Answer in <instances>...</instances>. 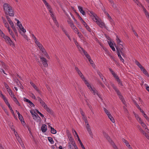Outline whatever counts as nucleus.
<instances>
[{
    "mask_svg": "<svg viewBox=\"0 0 149 149\" xmlns=\"http://www.w3.org/2000/svg\"><path fill=\"white\" fill-rule=\"evenodd\" d=\"M18 118L20 121H21V123H22V121H23V120H24L23 118L21 115H19L18 116Z\"/></svg>",
    "mask_w": 149,
    "mask_h": 149,
    "instance_id": "33",
    "label": "nucleus"
},
{
    "mask_svg": "<svg viewBox=\"0 0 149 149\" xmlns=\"http://www.w3.org/2000/svg\"><path fill=\"white\" fill-rule=\"evenodd\" d=\"M47 126L45 124L43 125L41 127V130L43 132H45L47 130Z\"/></svg>",
    "mask_w": 149,
    "mask_h": 149,
    "instance_id": "11",
    "label": "nucleus"
},
{
    "mask_svg": "<svg viewBox=\"0 0 149 149\" xmlns=\"http://www.w3.org/2000/svg\"><path fill=\"white\" fill-rule=\"evenodd\" d=\"M77 73H78V74H79V75L80 76V77L81 78H82L83 77H83V76H84L83 75V74L81 73V72L80 71H79V72H78Z\"/></svg>",
    "mask_w": 149,
    "mask_h": 149,
    "instance_id": "50",
    "label": "nucleus"
},
{
    "mask_svg": "<svg viewBox=\"0 0 149 149\" xmlns=\"http://www.w3.org/2000/svg\"><path fill=\"white\" fill-rule=\"evenodd\" d=\"M8 91L10 95L11 96V97H13V95H14L13 94L12 91L10 89L8 90Z\"/></svg>",
    "mask_w": 149,
    "mask_h": 149,
    "instance_id": "32",
    "label": "nucleus"
},
{
    "mask_svg": "<svg viewBox=\"0 0 149 149\" xmlns=\"http://www.w3.org/2000/svg\"><path fill=\"white\" fill-rule=\"evenodd\" d=\"M51 133L53 134H55L56 132V130L52 127H50Z\"/></svg>",
    "mask_w": 149,
    "mask_h": 149,
    "instance_id": "24",
    "label": "nucleus"
},
{
    "mask_svg": "<svg viewBox=\"0 0 149 149\" xmlns=\"http://www.w3.org/2000/svg\"><path fill=\"white\" fill-rule=\"evenodd\" d=\"M142 126L144 128H145V129H147V127L146 126V125L143 122V123H142L141 124Z\"/></svg>",
    "mask_w": 149,
    "mask_h": 149,
    "instance_id": "51",
    "label": "nucleus"
},
{
    "mask_svg": "<svg viewBox=\"0 0 149 149\" xmlns=\"http://www.w3.org/2000/svg\"><path fill=\"white\" fill-rule=\"evenodd\" d=\"M103 134L104 135L106 139L113 146V147L114 145H115L113 141L112 140L110 139V137L106 132H103Z\"/></svg>",
    "mask_w": 149,
    "mask_h": 149,
    "instance_id": "2",
    "label": "nucleus"
},
{
    "mask_svg": "<svg viewBox=\"0 0 149 149\" xmlns=\"http://www.w3.org/2000/svg\"><path fill=\"white\" fill-rule=\"evenodd\" d=\"M37 45L40 49L41 48H42L43 46L40 43V42H39L38 43H37Z\"/></svg>",
    "mask_w": 149,
    "mask_h": 149,
    "instance_id": "42",
    "label": "nucleus"
},
{
    "mask_svg": "<svg viewBox=\"0 0 149 149\" xmlns=\"http://www.w3.org/2000/svg\"><path fill=\"white\" fill-rule=\"evenodd\" d=\"M108 42L110 47L113 46V44L111 41H108Z\"/></svg>",
    "mask_w": 149,
    "mask_h": 149,
    "instance_id": "43",
    "label": "nucleus"
},
{
    "mask_svg": "<svg viewBox=\"0 0 149 149\" xmlns=\"http://www.w3.org/2000/svg\"><path fill=\"white\" fill-rule=\"evenodd\" d=\"M15 19L17 21V25L19 26V28H21V27H22V25L21 24L20 22L17 19Z\"/></svg>",
    "mask_w": 149,
    "mask_h": 149,
    "instance_id": "28",
    "label": "nucleus"
},
{
    "mask_svg": "<svg viewBox=\"0 0 149 149\" xmlns=\"http://www.w3.org/2000/svg\"><path fill=\"white\" fill-rule=\"evenodd\" d=\"M49 141L51 144H53L54 143V141L53 140L52 138L51 137H48V138Z\"/></svg>",
    "mask_w": 149,
    "mask_h": 149,
    "instance_id": "30",
    "label": "nucleus"
},
{
    "mask_svg": "<svg viewBox=\"0 0 149 149\" xmlns=\"http://www.w3.org/2000/svg\"><path fill=\"white\" fill-rule=\"evenodd\" d=\"M68 149H72L73 148V147L72 146L71 144H70V143H69V144L68 146Z\"/></svg>",
    "mask_w": 149,
    "mask_h": 149,
    "instance_id": "53",
    "label": "nucleus"
},
{
    "mask_svg": "<svg viewBox=\"0 0 149 149\" xmlns=\"http://www.w3.org/2000/svg\"><path fill=\"white\" fill-rule=\"evenodd\" d=\"M3 7L5 14L6 15H9L12 17L14 16V12L9 5L7 3H5L3 5Z\"/></svg>",
    "mask_w": 149,
    "mask_h": 149,
    "instance_id": "1",
    "label": "nucleus"
},
{
    "mask_svg": "<svg viewBox=\"0 0 149 149\" xmlns=\"http://www.w3.org/2000/svg\"><path fill=\"white\" fill-rule=\"evenodd\" d=\"M97 74H98V75H99V76H100V77L102 79V80L103 81H104L103 79L102 76V74H101V73L100 72H99L98 71H97Z\"/></svg>",
    "mask_w": 149,
    "mask_h": 149,
    "instance_id": "38",
    "label": "nucleus"
},
{
    "mask_svg": "<svg viewBox=\"0 0 149 149\" xmlns=\"http://www.w3.org/2000/svg\"><path fill=\"white\" fill-rule=\"evenodd\" d=\"M72 28L74 30L75 33H77L78 34H79V33L78 31V29L75 26H74V27H72Z\"/></svg>",
    "mask_w": 149,
    "mask_h": 149,
    "instance_id": "25",
    "label": "nucleus"
},
{
    "mask_svg": "<svg viewBox=\"0 0 149 149\" xmlns=\"http://www.w3.org/2000/svg\"><path fill=\"white\" fill-rule=\"evenodd\" d=\"M84 25L86 28V29L88 31L90 32H91V29H90V27L86 24V23Z\"/></svg>",
    "mask_w": 149,
    "mask_h": 149,
    "instance_id": "27",
    "label": "nucleus"
},
{
    "mask_svg": "<svg viewBox=\"0 0 149 149\" xmlns=\"http://www.w3.org/2000/svg\"><path fill=\"white\" fill-rule=\"evenodd\" d=\"M77 13V17H78L79 19L81 21L83 19L79 15V14L78 13Z\"/></svg>",
    "mask_w": 149,
    "mask_h": 149,
    "instance_id": "52",
    "label": "nucleus"
},
{
    "mask_svg": "<svg viewBox=\"0 0 149 149\" xmlns=\"http://www.w3.org/2000/svg\"><path fill=\"white\" fill-rule=\"evenodd\" d=\"M91 13L94 16V18H93V19L94 21L97 23V24L100 26L101 24V23L99 21H98L96 17H97V15L94 13L92 11H90Z\"/></svg>",
    "mask_w": 149,
    "mask_h": 149,
    "instance_id": "3",
    "label": "nucleus"
},
{
    "mask_svg": "<svg viewBox=\"0 0 149 149\" xmlns=\"http://www.w3.org/2000/svg\"><path fill=\"white\" fill-rule=\"evenodd\" d=\"M77 137L78 138V141H79V143H80V145L81 146V147H82V148H84V146L83 143H82L78 135H77Z\"/></svg>",
    "mask_w": 149,
    "mask_h": 149,
    "instance_id": "23",
    "label": "nucleus"
},
{
    "mask_svg": "<svg viewBox=\"0 0 149 149\" xmlns=\"http://www.w3.org/2000/svg\"><path fill=\"white\" fill-rule=\"evenodd\" d=\"M40 59L44 66L45 67H47L48 65L47 63L46 58L43 57H40Z\"/></svg>",
    "mask_w": 149,
    "mask_h": 149,
    "instance_id": "5",
    "label": "nucleus"
},
{
    "mask_svg": "<svg viewBox=\"0 0 149 149\" xmlns=\"http://www.w3.org/2000/svg\"><path fill=\"white\" fill-rule=\"evenodd\" d=\"M118 56L119 58H120L121 61L122 62H123L124 61V60L122 58L121 56L120 53H118Z\"/></svg>",
    "mask_w": 149,
    "mask_h": 149,
    "instance_id": "36",
    "label": "nucleus"
},
{
    "mask_svg": "<svg viewBox=\"0 0 149 149\" xmlns=\"http://www.w3.org/2000/svg\"><path fill=\"white\" fill-rule=\"evenodd\" d=\"M110 3V4L111 6H112V7L115 9L117 7V5L116 4H115L112 1H111V2Z\"/></svg>",
    "mask_w": 149,
    "mask_h": 149,
    "instance_id": "21",
    "label": "nucleus"
},
{
    "mask_svg": "<svg viewBox=\"0 0 149 149\" xmlns=\"http://www.w3.org/2000/svg\"><path fill=\"white\" fill-rule=\"evenodd\" d=\"M36 111L38 113L40 116H41L42 117H44V116L37 109H36Z\"/></svg>",
    "mask_w": 149,
    "mask_h": 149,
    "instance_id": "39",
    "label": "nucleus"
},
{
    "mask_svg": "<svg viewBox=\"0 0 149 149\" xmlns=\"http://www.w3.org/2000/svg\"><path fill=\"white\" fill-rule=\"evenodd\" d=\"M40 103L45 109L47 107V105L43 100L41 102H40Z\"/></svg>",
    "mask_w": 149,
    "mask_h": 149,
    "instance_id": "20",
    "label": "nucleus"
},
{
    "mask_svg": "<svg viewBox=\"0 0 149 149\" xmlns=\"http://www.w3.org/2000/svg\"><path fill=\"white\" fill-rule=\"evenodd\" d=\"M24 101L28 103H29V102L31 101L29 100L26 99L25 97L24 98Z\"/></svg>",
    "mask_w": 149,
    "mask_h": 149,
    "instance_id": "49",
    "label": "nucleus"
},
{
    "mask_svg": "<svg viewBox=\"0 0 149 149\" xmlns=\"http://www.w3.org/2000/svg\"><path fill=\"white\" fill-rule=\"evenodd\" d=\"M46 111L51 115H53V111L51 109H49L48 107L45 109Z\"/></svg>",
    "mask_w": 149,
    "mask_h": 149,
    "instance_id": "19",
    "label": "nucleus"
},
{
    "mask_svg": "<svg viewBox=\"0 0 149 149\" xmlns=\"http://www.w3.org/2000/svg\"><path fill=\"white\" fill-rule=\"evenodd\" d=\"M8 22L12 28L15 27L14 24L12 20L10 21L9 22Z\"/></svg>",
    "mask_w": 149,
    "mask_h": 149,
    "instance_id": "35",
    "label": "nucleus"
},
{
    "mask_svg": "<svg viewBox=\"0 0 149 149\" xmlns=\"http://www.w3.org/2000/svg\"><path fill=\"white\" fill-rule=\"evenodd\" d=\"M4 24L5 26L7 28H8L9 27V25L7 22H6L5 23H4Z\"/></svg>",
    "mask_w": 149,
    "mask_h": 149,
    "instance_id": "56",
    "label": "nucleus"
},
{
    "mask_svg": "<svg viewBox=\"0 0 149 149\" xmlns=\"http://www.w3.org/2000/svg\"><path fill=\"white\" fill-rule=\"evenodd\" d=\"M8 15H7L6 16V19H7L8 21V22H9L11 20L10 18H9V17L8 16Z\"/></svg>",
    "mask_w": 149,
    "mask_h": 149,
    "instance_id": "61",
    "label": "nucleus"
},
{
    "mask_svg": "<svg viewBox=\"0 0 149 149\" xmlns=\"http://www.w3.org/2000/svg\"><path fill=\"white\" fill-rule=\"evenodd\" d=\"M43 3L47 9L51 7L50 6L49 4L46 1H44Z\"/></svg>",
    "mask_w": 149,
    "mask_h": 149,
    "instance_id": "29",
    "label": "nucleus"
},
{
    "mask_svg": "<svg viewBox=\"0 0 149 149\" xmlns=\"http://www.w3.org/2000/svg\"><path fill=\"white\" fill-rule=\"evenodd\" d=\"M135 116L136 118V119L137 120H138V119L140 118L138 116V115L136 114H135Z\"/></svg>",
    "mask_w": 149,
    "mask_h": 149,
    "instance_id": "57",
    "label": "nucleus"
},
{
    "mask_svg": "<svg viewBox=\"0 0 149 149\" xmlns=\"http://www.w3.org/2000/svg\"><path fill=\"white\" fill-rule=\"evenodd\" d=\"M29 105L31 106V107H34L35 105L31 101L29 103Z\"/></svg>",
    "mask_w": 149,
    "mask_h": 149,
    "instance_id": "55",
    "label": "nucleus"
},
{
    "mask_svg": "<svg viewBox=\"0 0 149 149\" xmlns=\"http://www.w3.org/2000/svg\"><path fill=\"white\" fill-rule=\"evenodd\" d=\"M17 139L19 143H22V141L21 140V138L19 136H18V137H17Z\"/></svg>",
    "mask_w": 149,
    "mask_h": 149,
    "instance_id": "48",
    "label": "nucleus"
},
{
    "mask_svg": "<svg viewBox=\"0 0 149 149\" xmlns=\"http://www.w3.org/2000/svg\"><path fill=\"white\" fill-rule=\"evenodd\" d=\"M143 10L145 13V14L146 17H149V13L147 11L146 9L144 8V7H143Z\"/></svg>",
    "mask_w": 149,
    "mask_h": 149,
    "instance_id": "14",
    "label": "nucleus"
},
{
    "mask_svg": "<svg viewBox=\"0 0 149 149\" xmlns=\"http://www.w3.org/2000/svg\"><path fill=\"white\" fill-rule=\"evenodd\" d=\"M117 42L118 44L120 43V42H122L120 40L119 38H116Z\"/></svg>",
    "mask_w": 149,
    "mask_h": 149,
    "instance_id": "54",
    "label": "nucleus"
},
{
    "mask_svg": "<svg viewBox=\"0 0 149 149\" xmlns=\"http://www.w3.org/2000/svg\"><path fill=\"white\" fill-rule=\"evenodd\" d=\"M68 23L70 25V26L71 27H74V26L73 23V22L70 19H69V20L68 21Z\"/></svg>",
    "mask_w": 149,
    "mask_h": 149,
    "instance_id": "17",
    "label": "nucleus"
},
{
    "mask_svg": "<svg viewBox=\"0 0 149 149\" xmlns=\"http://www.w3.org/2000/svg\"><path fill=\"white\" fill-rule=\"evenodd\" d=\"M78 8L80 12L84 15H85V12L83 10V8L82 7L79 6H78Z\"/></svg>",
    "mask_w": 149,
    "mask_h": 149,
    "instance_id": "12",
    "label": "nucleus"
},
{
    "mask_svg": "<svg viewBox=\"0 0 149 149\" xmlns=\"http://www.w3.org/2000/svg\"><path fill=\"white\" fill-rule=\"evenodd\" d=\"M6 104L8 106L9 109L11 111L12 113L13 114L14 117L15 118L17 119V118L15 115V114L14 113L13 110L12 109V107L10 106V104L8 102V103H6Z\"/></svg>",
    "mask_w": 149,
    "mask_h": 149,
    "instance_id": "9",
    "label": "nucleus"
},
{
    "mask_svg": "<svg viewBox=\"0 0 149 149\" xmlns=\"http://www.w3.org/2000/svg\"><path fill=\"white\" fill-rule=\"evenodd\" d=\"M13 100L15 101V103L17 104L18 106H20V103L17 100L16 97H15L14 95H13Z\"/></svg>",
    "mask_w": 149,
    "mask_h": 149,
    "instance_id": "13",
    "label": "nucleus"
},
{
    "mask_svg": "<svg viewBox=\"0 0 149 149\" xmlns=\"http://www.w3.org/2000/svg\"><path fill=\"white\" fill-rule=\"evenodd\" d=\"M12 29H13V31H14V32L15 33H17V30L16 29L15 27H14L12 28Z\"/></svg>",
    "mask_w": 149,
    "mask_h": 149,
    "instance_id": "64",
    "label": "nucleus"
},
{
    "mask_svg": "<svg viewBox=\"0 0 149 149\" xmlns=\"http://www.w3.org/2000/svg\"><path fill=\"white\" fill-rule=\"evenodd\" d=\"M40 50L45 55L47 54V52L45 51L44 49L41 48Z\"/></svg>",
    "mask_w": 149,
    "mask_h": 149,
    "instance_id": "37",
    "label": "nucleus"
},
{
    "mask_svg": "<svg viewBox=\"0 0 149 149\" xmlns=\"http://www.w3.org/2000/svg\"><path fill=\"white\" fill-rule=\"evenodd\" d=\"M52 19L53 20V21H54V23L56 25V26L57 27H59L58 23L57 20L56 19V18L55 17H53V18Z\"/></svg>",
    "mask_w": 149,
    "mask_h": 149,
    "instance_id": "15",
    "label": "nucleus"
},
{
    "mask_svg": "<svg viewBox=\"0 0 149 149\" xmlns=\"http://www.w3.org/2000/svg\"><path fill=\"white\" fill-rule=\"evenodd\" d=\"M104 110L105 113L107 115L110 113V112L106 109L104 108Z\"/></svg>",
    "mask_w": 149,
    "mask_h": 149,
    "instance_id": "45",
    "label": "nucleus"
},
{
    "mask_svg": "<svg viewBox=\"0 0 149 149\" xmlns=\"http://www.w3.org/2000/svg\"><path fill=\"white\" fill-rule=\"evenodd\" d=\"M141 71H143V73L145 74L146 76H149V75L148 74V72L147 70L144 68L143 69L141 70Z\"/></svg>",
    "mask_w": 149,
    "mask_h": 149,
    "instance_id": "22",
    "label": "nucleus"
},
{
    "mask_svg": "<svg viewBox=\"0 0 149 149\" xmlns=\"http://www.w3.org/2000/svg\"><path fill=\"white\" fill-rule=\"evenodd\" d=\"M31 85L33 87V88L40 94L41 93V91L33 83L32 81L30 82Z\"/></svg>",
    "mask_w": 149,
    "mask_h": 149,
    "instance_id": "8",
    "label": "nucleus"
},
{
    "mask_svg": "<svg viewBox=\"0 0 149 149\" xmlns=\"http://www.w3.org/2000/svg\"><path fill=\"white\" fill-rule=\"evenodd\" d=\"M116 79L117 80V81L118 84L121 82L120 80L119 79L118 77H116Z\"/></svg>",
    "mask_w": 149,
    "mask_h": 149,
    "instance_id": "62",
    "label": "nucleus"
},
{
    "mask_svg": "<svg viewBox=\"0 0 149 149\" xmlns=\"http://www.w3.org/2000/svg\"><path fill=\"white\" fill-rule=\"evenodd\" d=\"M69 139L70 141L71 142V143L74 142V139H73L72 137L70 138Z\"/></svg>",
    "mask_w": 149,
    "mask_h": 149,
    "instance_id": "59",
    "label": "nucleus"
},
{
    "mask_svg": "<svg viewBox=\"0 0 149 149\" xmlns=\"http://www.w3.org/2000/svg\"><path fill=\"white\" fill-rule=\"evenodd\" d=\"M141 112H142L143 116L144 117L146 118V120L148 121H149V118L146 115V114L144 113V111L143 110L141 111Z\"/></svg>",
    "mask_w": 149,
    "mask_h": 149,
    "instance_id": "16",
    "label": "nucleus"
},
{
    "mask_svg": "<svg viewBox=\"0 0 149 149\" xmlns=\"http://www.w3.org/2000/svg\"><path fill=\"white\" fill-rule=\"evenodd\" d=\"M135 104L136 105V107H137L140 110V112L141 111L143 110L141 108L139 107V105L136 103H135Z\"/></svg>",
    "mask_w": 149,
    "mask_h": 149,
    "instance_id": "47",
    "label": "nucleus"
},
{
    "mask_svg": "<svg viewBox=\"0 0 149 149\" xmlns=\"http://www.w3.org/2000/svg\"><path fill=\"white\" fill-rule=\"evenodd\" d=\"M23 32L25 33L26 31V30L23 27H21V28H19Z\"/></svg>",
    "mask_w": 149,
    "mask_h": 149,
    "instance_id": "46",
    "label": "nucleus"
},
{
    "mask_svg": "<svg viewBox=\"0 0 149 149\" xmlns=\"http://www.w3.org/2000/svg\"><path fill=\"white\" fill-rule=\"evenodd\" d=\"M1 96L2 97L3 99L4 100L6 104V103H8V102L7 100L5 97L4 95L2 93H1Z\"/></svg>",
    "mask_w": 149,
    "mask_h": 149,
    "instance_id": "26",
    "label": "nucleus"
},
{
    "mask_svg": "<svg viewBox=\"0 0 149 149\" xmlns=\"http://www.w3.org/2000/svg\"><path fill=\"white\" fill-rule=\"evenodd\" d=\"M89 61L90 62V64L93 67V68H95V65L93 64V61L91 60H89Z\"/></svg>",
    "mask_w": 149,
    "mask_h": 149,
    "instance_id": "40",
    "label": "nucleus"
},
{
    "mask_svg": "<svg viewBox=\"0 0 149 149\" xmlns=\"http://www.w3.org/2000/svg\"><path fill=\"white\" fill-rule=\"evenodd\" d=\"M4 85L5 87H6V88L8 89V90L9 89H8V88H9L8 86L6 83H5V82L4 83Z\"/></svg>",
    "mask_w": 149,
    "mask_h": 149,
    "instance_id": "60",
    "label": "nucleus"
},
{
    "mask_svg": "<svg viewBox=\"0 0 149 149\" xmlns=\"http://www.w3.org/2000/svg\"><path fill=\"white\" fill-rule=\"evenodd\" d=\"M73 41L75 43V45H76L77 47H79V46L78 45V43H77V40H75V38L73 39Z\"/></svg>",
    "mask_w": 149,
    "mask_h": 149,
    "instance_id": "41",
    "label": "nucleus"
},
{
    "mask_svg": "<svg viewBox=\"0 0 149 149\" xmlns=\"http://www.w3.org/2000/svg\"><path fill=\"white\" fill-rule=\"evenodd\" d=\"M144 135H145V136L148 139H149V136H148V134L147 133H146V132H145L144 134Z\"/></svg>",
    "mask_w": 149,
    "mask_h": 149,
    "instance_id": "63",
    "label": "nucleus"
},
{
    "mask_svg": "<svg viewBox=\"0 0 149 149\" xmlns=\"http://www.w3.org/2000/svg\"><path fill=\"white\" fill-rule=\"evenodd\" d=\"M115 90L116 92V93L118 95L119 97V98H120V100L122 99L123 96H122L121 93L120 92L119 90L117 88L115 89Z\"/></svg>",
    "mask_w": 149,
    "mask_h": 149,
    "instance_id": "10",
    "label": "nucleus"
},
{
    "mask_svg": "<svg viewBox=\"0 0 149 149\" xmlns=\"http://www.w3.org/2000/svg\"><path fill=\"white\" fill-rule=\"evenodd\" d=\"M120 47L121 48V49H120V48H119V50L120 51V52L121 53V54L122 55H123V49L122 47L120 46Z\"/></svg>",
    "mask_w": 149,
    "mask_h": 149,
    "instance_id": "44",
    "label": "nucleus"
},
{
    "mask_svg": "<svg viewBox=\"0 0 149 149\" xmlns=\"http://www.w3.org/2000/svg\"><path fill=\"white\" fill-rule=\"evenodd\" d=\"M96 95L101 100H102V99L101 97V95L99 94V93H98V92H97V93Z\"/></svg>",
    "mask_w": 149,
    "mask_h": 149,
    "instance_id": "58",
    "label": "nucleus"
},
{
    "mask_svg": "<svg viewBox=\"0 0 149 149\" xmlns=\"http://www.w3.org/2000/svg\"><path fill=\"white\" fill-rule=\"evenodd\" d=\"M90 90L91 91H92V92H93L95 95L98 92L97 90L94 89L92 88H91V89Z\"/></svg>",
    "mask_w": 149,
    "mask_h": 149,
    "instance_id": "31",
    "label": "nucleus"
},
{
    "mask_svg": "<svg viewBox=\"0 0 149 149\" xmlns=\"http://www.w3.org/2000/svg\"><path fill=\"white\" fill-rule=\"evenodd\" d=\"M123 142H124L127 146L130 147V145L127 141L124 139H122Z\"/></svg>",
    "mask_w": 149,
    "mask_h": 149,
    "instance_id": "18",
    "label": "nucleus"
},
{
    "mask_svg": "<svg viewBox=\"0 0 149 149\" xmlns=\"http://www.w3.org/2000/svg\"><path fill=\"white\" fill-rule=\"evenodd\" d=\"M87 130L90 135L91 136H92L93 135V134L91 132V130L90 129V128H88L87 129Z\"/></svg>",
    "mask_w": 149,
    "mask_h": 149,
    "instance_id": "34",
    "label": "nucleus"
},
{
    "mask_svg": "<svg viewBox=\"0 0 149 149\" xmlns=\"http://www.w3.org/2000/svg\"><path fill=\"white\" fill-rule=\"evenodd\" d=\"M80 111L81 115L83 116L82 118L83 120H84L85 123H88V121L86 119V117L81 108H80Z\"/></svg>",
    "mask_w": 149,
    "mask_h": 149,
    "instance_id": "4",
    "label": "nucleus"
},
{
    "mask_svg": "<svg viewBox=\"0 0 149 149\" xmlns=\"http://www.w3.org/2000/svg\"><path fill=\"white\" fill-rule=\"evenodd\" d=\"M4 40L7 43L10 44V45H13V42L10 38H4Z\"/></svg>",
    "mask_w": 149,
    "mask_h": 149,
    "instance_id": "7",
    "label": "nucleus"
},
{
    "mask_svg": "<svg viewBox=\"0 0 149 149\" xmlns=\"http://www.w3.org/2000/svg\"><path fill=\"white\" fill-rule=\"evenodd\" d=\"M34 112L36 115L33 116V119L37 122H40L41 120L40 117L35 111Z\"/></svg>",
    "mask_w": 149,
    "mask_h": 149,
    "instance_id": "6",
    "label": "nucleus"
}]
</instances>
